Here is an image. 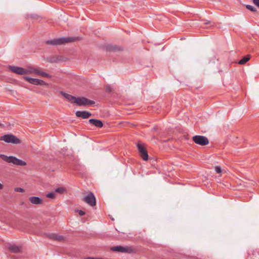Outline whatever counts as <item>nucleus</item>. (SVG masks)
Wrapping results in <instances>:
<instances>
[{
	"label": "nucleus",
	"instance_id": "obj_1",
	"mask_svg": "<svg viewBox=\"0 0 259 259\" xmlns=\"http://www.w3.org/2000/svg\"><path fill=\"white\" fill-rule=\"evenodd\" d=\"M60 94L72 103H76L78 106H86L93 105L95 101L88 99L85 97L76 98L75 96L67 94L63 91L60 92Z\"/></svg>",
	"mask_w": 259,
	"mask_h": 259
},
{
	"label": "nucleus",
	"instance_id": "obj_11",
	"mask_svg": "<svg viewBox=\"0 0 259 259\" xmlns=\"http://www.w3.org/2000/svg\"><path fill=\"white\" fill-rule=\"evenodd\" d=\"M46 61L51 63H57L64 61V57L62 56L56 55L46 58Z\"/></svg>",
	"mask_w": 259,
	"mask_h": 259
},
{
	"label": "nucleus",
	"instance_id": "obj_18",
	"mask_svg": "<svg viewBox=\"0 0 259 259\" xmlns=\"http://www.w3.org/2000/svg\"><path fill=\"white\" fill-rule=\"evenodd\" d=\"M9 249L11 252L15 253H19L20 252L21 248L16 245H10L9 246Z\"/></svg>",
	"mask_w": 259,
	"mask_h": 259
},
{
	"label": "nucleus",
	"instance_id": "obj_19",
	"mask_svg": "<svg viewBox=\"0 0 259 259\" xmlns=\"http://www.w3.org/2000/svg\"><path fill=\"white\" fill-rule=\"evenodd\" d=\"M250 59V55H247L245 56H244L239 62L238 64L240 65L245 64L247 62H248Z\"/></svg>",
	"mask_w": 259,
	"mask_h": 259
},
{
	"label": "nucleus",
	"instance_id": "obj_15",
	"mask_svg": "<svg viewBox=\"0 0 259 259\" xmlns=\"http://www.w3.org/2000/svg\"><path fill=\"white\" fill-rule=\"evenodd\" d=\"M47 236L51 239L59 241H62L64 239V237L63 236L59 235L55 233L48 234Z\"/></svg>",
	"mask_w": 259,
	"mask_h": 259
},
{
	"label": "nucleus",
	"instance_id": "obj_21",
	"mask_svg": "<svg viewBox=\"0 0 259 259\" xmlns=\"http://www.w3.org/2000/svg\"><path fill=\"white\" fill-rule=\"evenodd\" d=\"M47 198H50V199H54L55 198L56 196V194L55 192H51L48 193L46 195Z\"/></svg>",
	"mask_w": 259,
	"mask_h": 259
},
{
	"label": "nucleus",
	"instance_id": "obj_24",
	"mask_svg": "<svg viewBox=\"0 0 259 259\" xmlns=\"http://www.w3.org/2000/svg\"><path fill=\"white\" fill-rule=\"evenodd\" d=\"M215 171L218 174H220L222 172L221 168L220 166H216Z\"/></svg>",
	"mask_w": 259,
	"mask_h": 259
},
{
	"label": "nucleus",
	"instance_id": "obj_20",
	"mask_svg": "<svg viewBox=\"0 0 259 259\" xmlns=\"http://www.w3.org/2000/svg\"><path fill=\"white\" fill-rule=\"evenodd\" d=\"M65 189L63 187H59L56 188L55 191L58 193L62 194L65 191Z\"/></svg>",
	"mask_w": 259,
	"mask_h": 259
},
{
	"label": "nucleus",
	"instance_id": "obj_31",
	"mask_svg": "<svg viewBox=\"0 0 259 259\" xmlns=\"http://www.w3.org/2000/svg\"><path fill=\"white\" fill-rule=\"evenodd\" d=\"M2 125H3V124L0 123V126H2Z\"/></svg>",
	"mask_w": 259,
	"mask_h": 259
},
{
	"label": "nucleus",
	"instance_id": "obj_17",
	"mask_svg": "<svg viewBox=\"0 0 259 259\" xmlns=\"http://www.w3.org/2000/svg\"><path fill=\"white\" fill-rule=\"evenodd\" d=\"M30 202L34 204H40L42 203V200L41 198L36 196L30 197L29 198Z\"/></svg>",
	"mask_w": 259,
	"mask_h": 259
},
{
	"label": "nucleus",
	"instance_id": "obj_14",
	"mask_svg": "<svg viewBox=\"0 0 259 259\" xmlns=\"http://www.w3.org/2000/svg\"><path fill=\"white\" fill-rule=\"evenodd\" d=\"M75 115L78 117H81L82 119H87L91 116L92 114L87 111H78L76 112Z\"/></svg>",
	"mask_w": 259,
	"mask_h": 259
},
{
	"label": "nucleus",
	"instance_id": "obj_25",
	"mask_svg": "<svg viewBox=\"0 0 259 259\" xmlns=\"http://www.w3.org/2000/svg\"><path fill=\"white\" fill-rule=\"evenodd\" d=\"M253 4L259 8V0H252Z\"/></svg>",
	"mask_w": 259,
	"mask_h": 259
},
{
	"label": "nucleus",
	"instance_id": "obj_30",
	"mask_svg": "<svg viewBox=\"0 0 259 259\" xmlns=\"http://www.w3.org/2000/svg\"><path fill=\"white\" fill-rule=\"evenodd\" d=\"M3 185L0 183V190L3 189Z\"/></svg>",
	"mask_w": 259,
	"mask_h": 259
},
{
	"label": "nucleus",
	"instance_id": "obj_13",
	"mask_svg": "<svg viewBox=\"0 0 259 259\" xmlns=\"http://www.w3.org/2000/svg\"><path fill=\"white\" fill-rule=\"evenodd\" d=\"M105 50L109 52H119L123 50L121 47L113 45H107L104 46Z\"/></svg>",
	"mask_w": 259,
	"mask_h": 259
},
{
	"label": "nucleus",
	"instance_id": "obj_6",
	"mask_svg": "<svg viewBox=\"0 0 259 259\" xmlns=\"http://www.w3.org/2000/svg\"><path fill=\"white\" fill-rule=\"evenodd\" d=\"M192 139L196 144L201 146H205L209 143L208 138L203 136L196 135L193 137Z\"/></svg>",
	"mask_w": 259,
	"mask_h": 259
},
{
	"label": "nucleus",
	"instance_id": "obj_8",
	"mask_svg": "<svg viewBox=\"0 0 259 259\" xmlns=\"http://www.w3.org/2000/svg\"><path fill=\"white\" fill-rule=\"evenodd\" d=\"M111 250L115 252L131 253L133 252V249L128 246H114L110 248Z\"/></svg>",
	"mask_w": 259,
	"mask_h": 259
},
{
	"label": "nucleus",
	"instance_id": "obj_7",
	"mask_svg": "<svg viewBox=\"0 0 259 259\" xmlns=\"http://www.w3.org/2000/svg\"><path fill=\"white\" fill-rule=\"evenodd\" d=\"M23 78L25 80L27 81L30 83H31L34 85H46V86L49 85V84L48 83L46 82L45 81H44L42 80H40V79H39L37 78H31L30 77H27V76H24Z\"/></svg>",
	"mask_w": 259,
	"mask_h": 259
},
{
	"label": "nucleus",
	"instance_id": "obj_22",
	"mask_svg": "<svg viewBox=\"0 0 259 259\" xmlns=\"http://www.w3.org/2000/svg\"><path fill=\"white\" fill-rule=\"evenodd\" d=\"M246 8L252 12H256L257 10L255 8L253 7L251 5H247L246 6Z\"/></svg>",
	"mask_w": 259,
	"mask_h": 259
},
{
	"label": "nucleus",
	"instance_id": "obj_27",
	"mask_svg": "<svg viewBox=\"0 0 259 259\" xmlns=\"http://www.w3.org/2000/svg\"><path fill=\"white\" fill-rule=\"evenodd\" d=\"M106 91L107 92H111V89L110 87L109 86V85L106 87Z\"/></svg>",
	"mask_w": 259,
	"mask_h": 259
},
{
	"label": "nucleus",
	"instance_id": "obj_23",
	"mask_svg": "<svg viewBox=\"0 0 259 259\" xmlns=\"http://www.w3.org/2000/svg\"><path fill=\"white\" fill-rule=\"evenodd\" d=\"M14 190L15 192H21V193L24 192V190L23 188H19V187L15 188Z\"/></svg>",
	"mask_w": 259,
	"mask_h": 259
},
{
	"label": "nucleus",
	"instance_id": "obj_12",
	"mask_svg": "<svg viewBox=\"0 0 259 259\" xmlns=\"http://www.w3.org/2000/svg\"><path fill=\"white\" fill-rule=\"evenodd\" d=\"M9 69L12 72L19 75H24L26 73L25 69L20 67L9 66Z\"/></svg>",
	"mask_w": 259,
	"mask_h": 259
},
{
	"label": "nucleus",
	"instance_id": "obj_3",
	"mask_svg": "<svg viewBox=\"0 0 259 259\" xmlns=\"http://www.w3.org/2000/svg\"><path fill=\"white\" fill-rule=\"evenodd\" d=\"M0 158L5 162L12 163L17 166H25L27 164L25 161L13 156H8L6 155L0 154Z\"/></svg>",
	"mask_w": 259,
	"mask_h": 259
},
{
	"label": "nucleus",
	"instance_id": "obj_26",
	"mask_svg": "<svg viewBox=\"0 0 259 259\" xmlns=\"http://www.w3.org/2000/svg\"><path fill=\"white\" fill-rule=\"evenodd\" d=\"M77 211L80 216L83 215L85 213V212L82 210H77Z\"/></svg>",
	"mask_w": 259,
	"mask_h": 259
},
{
	"label": "nucleus",
	"instance_id": "obj_9",
	"mask_svg": "<svg viewBox=\"0 0 259 259\" xmlns=\"http://www.w3.org/2000/svg\"><path fill=\"white\" fill-rule=\"evenodd\" d=\"M137 148L139 154L142 158L145 161L147 160L148 159V154L144 146L141 143H138Z\"/></svg>",
	"mask_w": 259,
	"mask_h": 259
},
{
	"label": "nucleus",
	"instance_id": "obj_29",
	"mask_svg": "<svg viewBox=\"0 0 259 259\" xmlns=\"http://www.w3.org/2000/svg\"><path fill=\"white\" fill-rule=\"evenodd\" d=\"M209 23H210V21H207L206 22H204V24H205V25L208 24Z\"/></svg>",
	"mask_w": 259,
	"mask_h": 259
},
{
	"label": "nucleus",
	"instance_id": "obj_2",
	"mask_svg": "<svg viewBox=\"0 0 259 259\" xmlns=\"http://www.w3.org/2000/svg\"><path fill=\"white\" fill-rule=\"evenodd\" d=\"M78 39L77 37H68L66 38L60 37L53 39L48 40L46 43L50 45H61L68 42H74Z\"/></svg>",
	"mask_w": 259,
	"mask_h": 259
},
{
	"label": "nucleus",
	"instance_id": "obj_10",
	"mask_svg": "<svg viewBox=\"0 0 259 259\" xmlns=\"http://www.w3.org/2000/svg\"><path fill=\"white\" fill-rule=\"evenodd\" d=\"M83 201L91 206L96 205V198L92 192H90L87 196L83 198Z\"/></svg>",
	"mask_w": 259,
	"mask_h": 259
},
{
	"label": "nucleus",
	"instance_id": "obj_5",
	"mask_svg": "<svg viewBox=\"0 0 259 259\" xmlns=\"http://www.w3.org/2000/svg\"><path fill=\"white\" fill-rule=\"evenodd\" d=\"M25 71L26 72L25 74H30L34 73L36 75H39L44 77H46L48 78H51L52 77V76L49 74L46 73L44 71H40L38 69L34 68L32 66L28 67V69H25Z\"/></svg>",
	"mask_w": 259,
	"mask_h": 259
},
{
	"label": "nucleus",
	"instance_id": "obj_4",
	"mask_svg": "<svg viewBox=\"0 0 259 259\" xmlns=\"http://www.w3.org/2000/svg\"><path fill=\"white\" fill-rule=\"evenodd\" d=\"M0 141H4L6 143L14 144H19L21 143V140L16 136L11 134L1 136Z\"/></svg>",
	"mask_w": 259,
	"mask_h": 259
},
{
	"label": "nucleus",
	"instance_id": "obj_28",
	"mask_svg": "<svg viewBox=\"0 0 259 259\" xmlns=\"http://www.w3.org/2000/svg\"><path fill=\"white\" fill-rule=\"evenodd\" d=\"M84 259H103V258H98V257H88L85 258Z\"/></svg>",
	"mask_w": 259,
	"mask_h": 259
},
{
	"label": "nucleus",
	"instance_id": "obj_16",
	"mask_svg": "<svg viewBox=\"0 0 259 259\" xmlns=\"http://www.w3.org/2000/svg\"><path fill=\"white\" fill-rule=\"evenodd\" d=\"M90 124L95 126L96 127L101 128L103 126V124L101 120L96 119H90L89 120Z\"/></svg>",
	"mask_w": 259,
	"mask_h": 259
}]
</instances>
